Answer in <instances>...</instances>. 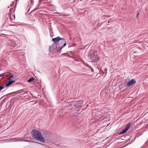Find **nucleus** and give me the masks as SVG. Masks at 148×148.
Masks as SVG:
<instances>
[{"label": "nucleus", "mask_w": 148, "mask_h": 148, "mask_svg": "<svg viewBox=\"0 0 148 148\" xmlns=\"http://www.w3.org/2000/svg\"><path fill=\"white\" fill-rule=\"evenodd\" d=\"M88 58L93 62H97L99 60L97 55L96 51H94L89 55Z\"/></svg>", "instance_id": "obj_2"}, {"label": "nucleus", "mask_w": 148, "mask_h": 148, "mask_svg": "<svg viewBox=\"0 0 148 148\" xmlns=\"http://www.w3.org/2000/svg\"><path fill=\"white\" fill-rule=\"evenodd\" d=\"M5 73H3L1 74H0V77L5 76Z\"/></svg>", "instance_id": "obj_17"}, {"label": "nucleus", "mask_w": 148, "mask_h": 148, "mask_svg": "<svg viewBox=\"0 0 148 148\" xmlns=\"http://www.w3.org/2000/svg\"><path fill=\"white\" fill-rule=\"evenodd\" d=\"M5 73V76H7L8 75L10 74V73L9 72H6L5 73Z\"/></svg>", "instance_id": "obj_16"}, {"label": "nucleus", "mask_w": 148, "mask_h": 148, "mask_svg": "<svg viewBox=\"0 0 148 148\" xmlns=\"http://www.w3.org/2000/svg\"><path fill=\"white\" fill-rule=\"evenodd\" d=\"M3 88H4V87L3 86H0V91H1Z\"/></svg>", "instance_id": "obj_18"}, {"label": "nucleus", "mask_w": 148, "mask_h": 148, "mask_svg": "<svg viewBox=\"0 0 148 148\" xmlns=\"http://www.w3.org/2000/svg\"><path fill=\"white\" fill-rule=\"evenodd\" d=\"M15 81V80H13V79H10L9 81L7 82L6 84V86L7 87L9 86L14 82Z\"/></svg>", "instance_id": "obj_9"}, {"label": "nucleus", "mask_w": 148, "mask_h": 148, "mask_svg": "<svg viewBox=\"0 0 148 148\" xmlns=\"http://www.w3.org/2000/svg\"><path fill=\"white\" fill-rule=\"evenodd\" d=\"M39 144H41L40 143H38Z\"/></svg>", "instance_id": "obj_27"}, {"label": "nucleus", "mask_w": 148, "mask_h": 148, "mask_svg": "<svg viewBox=\"0 0 148 148\" xmlns=\"http://www.w3.org/2000/svg\"><path fill=\"white\" fill-rule=\"evenodd\" d=\"M74 60H75V61H78V60H76V59H74Z\"/></svg>", "instance_id": "obj_24"}, {"label": "nucleus", "mask_w": 148, "mask_h": 148, "mask_svg": "<svg viewBox=\"0 0 148 148\" xmlns=\"http://www.w3.org/2000/svg\"><path fill=\"white\" fill-rule=\"evenodd\" d=\"M83 103V100H80L77 101H72L70 104H69L70 107L72 105H75L77 107H81Z\"/></svg>", "instance_id": "obj_5"}, {"label": "nucleus", "mask_w": 148, "mask_h": 148, "mask_svg": "<svg viewBox=\"0 0 148 148\" xmlns=\"http://www.w3.org/2000/svg\"><path fill=\"white\" fill-rule=\"evenodd\" d=\"M34 79V78L33 77H32L29 78L27 80L28 82H31Z\"/></svg>", "instance_id": "obj_14"}, {"label": "nucleus", "mask_w": 148, "mask_h": 148, "mask_svg": "<svg viewBox=\"0 0 148 148\" xmlns=\"http://www.w3.org/2000/svg\"><path fill=\"white\" fill-rule=\"evenodd\" d=\"M14 76L13 75H11L10 76V77L11 78H12L14 77Z\"/></svg>", "instance_id": "obj_19"}, {"label": "nucleus", "mask_w": 148, "mask_h": 148, "mask_svg": "<svg viewBox=\"0 0 148 148\" xmlns=\"http://www.w3.org/2000/svg\"><path fill=\"white\" fill-rule=\"evenodd\" d=\"M139 14V13H137V14H136V17H137L138 16Z\"/></svg>", "instance_id": "obj_20"}, {"label": "nucleus", "mask_w": 148, "mask_h": 148, "mask_svg": "<svg viewBox=\"0 0 148 148\" xmlns=\"http://www.w3.org/2000/svg\"><path fill=\"white\" fill-rule=\"evenodd\" d=\"M127 131L124 129L120 133H119V134L121 135L125 133Z\"/></svg>", "instance_id": "obj_13"}, {"label": "nucleus", "mask_w": 148, "mask_h": 148, "mask_svg": "<svg viewBox=\"0 0 148 148\" xmlns=\"http://www.w3.org/2000/svg\"><path fill=\"white\" fill-rule=\"evenodd\" d=\"M15 16L14 15L11 14L10 15V19L11 20H13L15 19Z\"/></svg>", "instance_id": "obj_12"}, {"label": "nucleus", "mask_w": 148, "mask_h": 148, "mask_svg": "<svg viewBox=\"0 0 148 148\" xmlns=\"http://www.w3.org/2000/svg\"><path fill=\"white\" fill-rule=\"evenodd\" d=\"M61 38L58 36L56 38H54L52 39V41L53 42H55L54 43H56V44H57L58 42L60 40Z\"/></svg>", "instance_id": "obj_8"}, {"label": "nucleus", "mask_w": 148, "mask_h": 148, "mask_svg": "<svg viewBox=\"0 0 148 148\" xmlns=\"http://www.w3.org/2000/svg\"><path fill=\"white\" fill-rule=\"evenodd\" d=\"M66 41L63 38H61L58 43L57 44L60 50L63 47H64L66 45Z\"/></svg>", "instance_id": "obj_4"}, {"label": "nucleus", "mask_w": 148, "mask_h": 148, "mask_svg": "<svg viewBox=\"0 0 148 148\" xmlns=\"http://www.w3.org/2000/svg\"><path fill=\"white\" fill-rule=\"evenodd\" d=\"M18 0H16V1L17 2Z\"/></svg>", "instance_id": "obj_25"}, {"label": "nucleus", "mask_w": 148, "mask_h": 148, "mask_svg": "<svg viewBox=\"0 0 148 148\" xmlns=\"http://www.w3.org/2000/svg\"><path fill=\"white\" fill-rule=\"evenodd\" d=\"M9 9V7H8V8H7V12H8V15H10L11 13H12L13 11L12 10L13 9L12 8H11L10 9Z\"/></svg>", "instance_id": "obj_10"}, {"label": "nucleus", "mask_w": 148, "mask_h": 148, "mask_svg": "<svg viewBox=\"0 0 148 148\" xmlns=\"http://www.w3.org/2000/svg\"><path fill=\"white\" fill-rule=\"evenodd\" d=\"M109 22H109V21H108V23H109Z\"/></svg>", "instance_id": "obj_26"}, {"label": "nucleus", "mask_w": 148, "mask_h": 148, "mask_svg": "<svg viewBox=\"0 0 148 148\" xmlns=\"http://www.w3.org/2000/svg\"><path fill=\"white\" fill-rule=\"evenodd\" d=\"M130 126V123H128L127 125L125 126L124 129L127 131Z\"/></svg>", "instance_id": "obj_11"}, {"label": "nucleus", "mask_w": 148, "mask_h": 148, "mask_svg": "<svg viewBox=\"0 0 148 148\" xmlns=\"http://www.w3.org/2000/svg\"><path fill=\"white\" fill-rule=\"evenodd\" d=\"M22 91V90H20L19 91H18L19 92V93H21V91Z\"/></svg>", "instance_id": "obj_21"}, {"label": "nucleus", "mask_w": 148, "mask_h": 148, "mask_svg": "<svg viewBox=\"0 0 148 148\" xmlns=\"http://www.w3.org/2000/svg\"><path fill=\"white\" fill-rule=\"evenodd\" d=\"M11 26H16L15 25H11Z\"/></svg>", "instance_id": "obj_22"}, {"label": "nucleus", "mask_w": 148, "mask_h": 148, "mask_svg": "<svg viewBox=\"0 0 148 148\" xmlns=\"http://www.w3.org/2000/svg\"><path fill=\"white\" fill-rule=\"evenodd\" d=\"M136 82L135 80L134 79H132L127 83V86H130L135 84Z\"/></svg>", "instance_id": "obj_7"}, {"label": "nucleus", "mask_w": 148, "mask_h": 148, "mask_svg": "<svg viewBox=\"0 0 148 148\" xmlns=\"http://www.w3.org/2000/svg\"><path fill=\"white\" fill-rule=\"evenodd\" d=\"M49 51L51 52L54 53L60 51V49L56 43H53V44L49 47Z\"/></svg>", "instance_id": "obj_3"}, {"label": "nucleus", "mask_w": 148, "mask_h": 148, "mask_svg": "<svg viewBox=\"0 0 148 148\" xmlns=\"http://www.w3.org/2000/svg\"><path fill=\"white\" fill-rule=\"evenodd\" d=\"M8 44L9 46L12 47H15L17 45L15 41L13 40H10Z\"/></svg>", "instance_id": "obj_6"}, {"label": "nucleus", "mask_w": 148, "mask_h": 148, "mask_svg": "<svg viewBox=\"0 0 148 148\" xmlns=\"http://www.w3.org/2000/svg\"><path fill=\"white\" fill-rule=\"evenodd\" d=\"M26 135H25V136H24V139H25V140H22L23 141H26V142H29V141L28 140H26V139H27L28 138H27L26 136Z\"/></svg>", "instance_id": "obj_15"}, {"label": "nucleus", "mask_w": 148, "mask_h": 148, "mask_svg": "<svg viewBox=\"0 0 148 148\" xmlns=\"http://www.w3.org/2000/svg\"><path fill=\"white\" fill-rule=\"evenodd\" d=\"M32 136L34 138L39 140L40 142H45V139L40 132L36 130H33L31 132Z\"/></svg>", "instance_id": "obj_1"}, {"label": "nucleus", "mask_w": 148, "mask_h": 148, "mask_svg": "<svg viewBox=\"0 0 148 148\" xmlns=\"http://www.w3.org/2000/svg\"><path fill=\"white\" fill-rule=\"evenodd\" d=\"M130 137L129 138H131L132 137V136H130Z\"/></svg>", "instance_id": "obj_23"}]
</instances>
